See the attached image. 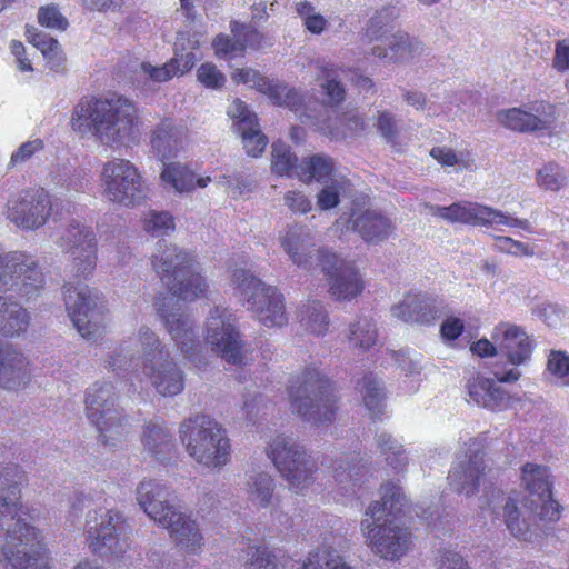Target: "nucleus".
<instances>
[{"instance_id":"nucleus-1","label":"nucleus","mask_w":569,"mask_h":569,"mask_svg":"<svg viewBox=\"0 0 569 569\" xmlns=\"http://www.w3.org/2000/svg\"><path fill=\"white\" fill-rule=\"evenodd\" d=\"M24 472L14 463L0 465V532L7 569H47L39 532L27 521L20 486Z\"/></svg>"},{"instance_id":"nucleus-2","label":"nucleus","mask_w":569,"mask_h":569,"mask_svg":"<svg viewBox=\"0 0 569 569\" xmlns=\"http://www.w3.org/2000/svg\"><path fill=\"white\" fill-rule=\"evenodd\" d=\"M44 287V273L33 256L0 248V291L8 293L0 311L1 335L16 337L28 330L30 312L12 298L30 302L42 295Z\"/></svg>"},{"instance_id":"nucleus-3","label":"nucleus","mask_w":569,"mask_h":569,"mask_svg":"<svg viewBox=\"0 0 569 569\" xmlns=\"http://www.w3.org/2000/svg\"><path fill=\"white\" fill-rule=\"evenodd\" d=\"M380 501L372 502L361 521L371 551L386 560H398L409 549L411 533L398 523L406 497L402 488L393 482L380 487Z\"/></svg>"},{"instance_id":"nucleus-4","label":"nucleus","mask_w":569,"mask_h":569,"mask_svg":"<svg viewBox=\"0 0 569 569\" xmlns=\"http://www.w3.org/2000/svg\"><path fill=\"white\" fill-rule=\"evenodd\" d=\"M136 119V107L121 96L86 97L73 109L72 128L82 134L96 136L104 144H122L132 138Z\"/></svg>"},{"instance_id":"nucleus-5","label":"nucleus","mask_w":569,"mask_h":569,"mask_svg":"<svg viewBox=\"0 0 569 569\" xmlns=\"http://www.w3.org/2000/svg\"><path fill=\"white\" fill-rule=\"evenodd\" d=\"M151 264L172 296L193 300L207 290L198 266L189 253L166 240L157 242Z\"/></svg>"},{"instance_id":"nucleus-6","label":"nucleus","mask_w":569,"mask_h":569,"mask_svg":"<svg viewBox=\"0 0 569 569\" xmlns=\"http://www.w3.org/2000/svg\"><path fill=\"white\" fill-rule=\"evenodd\" d=\"M181 442L198 463L208 468L224 466L230 456V443L226 430L213 418L196 415L181 422Z\"/></svg>"},{"instance_id":"nucleus-7","label":"nucleus","mask_w":569,"mask_h":569,"mask_svg":"<svg viewBox=\"0 0 569 569\" xmlns=\"http://www.w3.org/2000/svg\"><path fill=\"white\" fill-rule=\"evenodd\" d=\"M118 392L111 382H96L86 395V415L98 431L99 441L107 447H118L129 432L127 415L118 406Z\"/></svg>"},{"instance_id":"nucleus-8","label":"nucleus","mask_w":569,"mask_h":569,"mask_svg":"<svg viewBox=\"0 0 569 569\" xmlns=\"http://www.w3.org/2000/svg\"><path fill=\"white\" fill-rule=\"evenodd\" d=\"M293 411L313 425H329L336 417V401L330 381L316 368H307L289 388Z\"/></svg>"},{"instance_id":"nucleus-9","label":"nucleus","mask_w":569,"mask_h":569,"mask_svg":"<svg viewBox=\"0 0 569 569\" xmlns=\"http://www.w3.org/2000/svg\"><path fill=\"white\" fill-rule=\"evenodd\" d=\"M266 453L290 488L298 492L315 481L316 459L295 437L279 433L270 439Z\"/></svg>"},{"instance_id":"nucleus-10","label":"nucleus","mask_w":569,"mask_h":569,"mask_svg":"<svg viewBox=\"0 0 569 569\" xmlns=\"http://www.w3.org/2000/svg\"><path fill=\"white\" fill-rule=\"evenodd\" d=\"M232 283L243 306L266 327H282L288 318L283 296L276 287L268 286L249 270L237 269Z\"/></svg>"},{"instance_id":"nucleus-11","label":"nucleus","mask_w":569,"mask_h":569,"mask_svg":"<svg viewBox=\"0 0 569 569\" xmlns=\"http://www.w3.org/2000/svg\"><path fill=\"white\" fill-rule=\"evenodd\" d=\"M84 532L90 550L100 557L122 556L129 547L123 515L113 509L89 511Z\"/></svg>"},{"instance_id":"nucleus-12","label":"nucleus","mask_w":569,"mask_h":569,"mask_svg":"<svg viewBox=\"0 0 569 569\" xmlns=\"http://www.w3.org/2000/svg\"><path fill=\"white\" fill-rule=\"evenodd\" d=\"M64 289L66 307L74 327L83 338L94 339L104 327L103 297L84 283H68Z\"/></svg>"},{"instance_id":"nucleus-13","label":"nucleus","mask_w":569,"mask_h":569,"mask_svg":"<svg viewBox=\"0 0 569 569\" xmlns=\"http://www.w3.org/2000/svg\"><path fill=\"white\" fill-rule=\"evenodd\" d=\"M101 179L104 196L121 206H134L146 198L144 181L129 160L112 159L103 164Z\"/></svg>"},{"instance_id":"nucleus-14","label":"nucleus","mask_w":569,"mask_h":569,"mask_svg":"<svg viewBox=\"0 0 569 569\" xmlns=\"http://www.w3.org/2000/svg\"><path fill=\"white\" fill-rule=\"evenodd\" d=\"M158 313L163 321L171 338L176 341L184 357L201 369L207 360L194 330V321L173 297H168L158 306Z\"/></svg>"},{"instance_id":"nucleus-15","label":"nucleus","mask_w":569,"mask_h":569,"mask_svg":"<svg viewBox=\"0 0 569 569\" xmlns=\"http://www.w3.org/2000/svg\"><path fill=\"white\" fill-rule=\"evenodd\" d=\"M431 216L439 217L449 222L472 223L480 226L503 224L510 228H519L529 233L532 232L527 219H518L491 207L472 202H456L448 207L438 204H425Z\"/></svg>"},{"instance_id":"nucleus-16","label":"nucleus","mask_w":569,"mask_h":569,"mask_svg":"<svg viewBox=\"0 0 569 569\" xmlns=\"http://www.w3.org/2000/svg\"><path fill=\"white\" fill-rule=\"evenodd\" d=\"M281 247L293 264L306 270L320 268L329 272L337 263V256L316 247L315 234L310 228L301 224L290 226L280 238Z\"/></svg>"},{"instance_id":"nucleus-17","label":"nucleus","mask_w":569,"mask_h":569,"mask_svg":"<svg viewBox=\"0 0 569 569\" xmlns=\"http://www.w3.org/2000/svg\"><path fill=\"white\" fill-rule=\"evenodd\" d=\"M72 260L76 277L88 278L97 267L98 241L91 227L71 221L57 240Z\"/></svg>"},{"instance_id":"nucleus-18","label":"nucleus","mask_w":569,"mask_h":569,"mask_svg":"<svg viewBox=\"0 0 569 569\" xmlns=\"http://www.w3.org/2000/svg\"><path fill=\"white\" fill-rule=\"evenodd\" d=\"M50 194L42 188L22 190L11 194L4 208L6 218L23 230L44 226L51 216Z\"/></svg>"},{"instance_id":"nucleus-19","label":"nucleus","mask_w":569,"mask_h":569,"mask_svg":"<svg viewBox=\"0 0 569 569\" xmlns=\"http://www.w3.org/2000/svg\"><path fill=\"white\" fill-rule=\"evenodd\" d=\"M206 341L227 362L233 365L242 362V341L236 329L233 315L227 308L214 307L210 311Z\"/></svg>"},{"instance_id":"nucleus-20","label":"nucleus","mask_w":569,"mask_h":569,"mask_svg":"<svg viewBox=\"0 0 569 569\" xmlns=\"http://www.w3.org/2000/svg\"><path fill=\"white\" fill-rule=\"evenodd\" d=\"M532 112L520 108L497 111L496 119L505 128L517 132H537L548 130L553 123L555 108L543 102L536 103Z\"/></svg>"},{"instance_id":"nucleus-21","label":"nucleus","mask_w":569,"mask_h":569,"mask_svg":"<svg viewBox=\"0 0 569 569\" xmlns=\"http://www.w3.org/2000/svg\"><path fill=\"white\" fill-rule=\"evenodd\" d=\"M136 496L140 508L157 523L167 521L166 517L177 508L170 489L153 479L140 481Z\"/></svg>"},{"instance_id":"nucleus-22","label":"nucleus","mask_w":569,"mask_h":569,"mask_svg":"<svg viewBox=\"0 0 569 569\" xmlns=\"http://www.w3.org/2000/svg\"><path fill=\"white\" fill-rule=\"evenodd\" d=\"M485 469L483 452L470 450L467 458L449 471V485L456 492L470 497L478 491Z\"/></svg>"},{"instance_id":"nucleus-23","label":"nucleus","mask_w":569,"mask_h":569,"mask_svg":"<svg viewBox=\"0 0 569 569\" xmlns=\"http://www.w3.org/2000/svg\"><path fill=\"white\" fill-rule=\"evenodd\" d=\"M228 113L236 119L233 126L242 138L247 153L250 157H259L266 149L268 139L260 130L256 113L241 101H234Z\"/></svg>"},{"instance_id":"nucleus-24","label":"nucleus","mask_w":569,"mask_h":569,"mask_svg":"<svg viewBox=\"0 0 569 569\" xmlns=\"http://www.w3.org/2000/svg\"><path fill=\"white\" fill-rule=\"evenodd\" d=\"M391 312L405 322L432 325L442 315V302L427 295H408Z\"/></svg>"},{"instance_id":"nucleus-25","label":"nucleus","mask_w":569,"mask_h":569,"mask_svg":"<svg viewBox=\"0 0 569 569\" xmlns=\"http://www.w3.org/2000/svg\"><path fill=\"white\" fill-rule=\"evenodd\" d=\"M29 362L11 346L0 345V387L6 390L26 388L30 381Z\"/></svg>"},{"instance_id":"nucleus-26","label":"nucleus","mask_w":569,"mask_h":569,"mask_svg":"<svg viewBox=\"0 0 569 569\" xmlns=\"http://www.w3.org/2000/svg\"><path fill=\"white\" fill-rule=\"evenodd\" d=\"M166 520L159 525L169 530L170 537L179 547L190 552L201 547L203 537L197 521L190 515L177 507L166 517Z\"/></svg>"},{"instance_id":"nucleus-27","label":"nucleus","mask_w":569,"mask_h":569,"mask_svg":"<svg viewBox=\"0 0 569 569\" xmlns=\"http://www.w3.org/2000/svg\"><path fill=\"white\" fill-rule=\"evenodd\" d=\"M350 222L352 230L369 244L387 240L395 229L388 217L371 209L353 212Z\"/></svg>"},{"instance_id":"nucleus-28","label":"nucleus","mask_w":569,"mask_h":569,"mask_svg":"<svg viewBox=\"0 0 569 569\" xmlns=\"http://www.w3.org/2000/svg\"><path fill=\"white\" fill-rule=\"evenodd\" d=\"M328 276L329 290L338 300H350L363 289L362 281L353 264L337 258V263L330 268Z\"/></svg>"},{"instance_id":"nucleus-29","label":"nucleus","mask_w":569,"mask_h":569,"mask_svg":"<svg viewBox=\"0 0 569 569\" xmlns=\"http://www.w3.org/2000/svg\"><path fill=\"white\" fill-rule=\"evenodd\" d=\"M143 375L150 380L157 392L163 397L177 396L184 389V373L171 357L154 365L153 369L144 370Z\"/></svg>"},{"instance_id":"nucleus-30","label":"nucleus","mask_w":569,"mask_h":569,"mask_svg":"<svg viewBox=\"0 0 569 569\" xmlns=\"http://www.w3.org/2000/svg\"><path fill=\"white\" fill-rule=\"evenodd\" d=\"M130 341H134V349L137 350L138 359L141 362L142 371L153 369L154 365H158L171 357L169 349L147 326H141L138 329L137 337L130 338Z\"/></svg>"},{"instance_id":"nucleus-31","label":"nucleus","mask_w":569,"mask_h":569,"mask_svg":"<svg viewBox=\"0 0 569 569\" xmlns=\"http://www.w3.org/2000/svg\"><path fill=\"white\" fill-rule=\"evenodd\" d=\"M501 337L499 349L513 366L525 363L531 356L532 346L525 330L516 325H503L499 328Z\"/></svg>"},{"instance_id":"nucleus-32","label":"nucleus","mask_w":569,"mask_h":569,"mask_svg":"<svg viewBox=\"0 0 569 569\" xmlns=\"http://www.w3.org/2000/svg\"><path fill=\"white\" fill-rule=\"evenodd\" d=\"M187 129L171 119L162 120L153 130L151 146L162 160L173 157L182 147Z\"/></svg>"},{"instance_id":"nucleus-33","label":"nucleus","mask_w":569,"mask_h":569,"mask_svg":"<svg viewBox=\"0 0 569 569\" xmlns=\"http://www.w3.org/2000/svg\"><path fill=\"white\" fill-rule=\"evenodd\" d=\"M423 52V46L417 39L408 33L398 32L392 36L389 42V49L376 46L371 49V54L388 62H406Z\"/></svg>"},{"instance_id":"nucleus-34","label":"nucleus","mask_w":569,"mask_h":569,"mask_svg":"<svg viewBox=\"0 0 569 569\" xmlns=\"http://www.w3.org/2000/svg\"><path fill=\"white\" fill-rule=\"evenodd\" d=\"M491 503L493 518L501 519L513 537L527 540L529 526L527 520L520 517L516 500L509 496L498 495Z\"/></svg>"},{"instance_id":"nucleus-35","label":"nucleus","mask_w":569,"mask_h":569,"mask_svg":"<svg viewBox=\"0 0 569 569\" xmlns=\"http://www.w3.org/2000/svg\"><path fill=\"white\" fill-rule=\"evenodd\" d=\"M469 397L478 406L491 411H501L508 406L506 391L493 380L478 378L469 383Z\"/></svg>"},{"instance_id":"nucleus-36","label":"nucleus","mask_w":569,"mask_h":569,"mask_svg":"<svg viewBox=\"0 0 569 569\" xmlns=\"http://www.w3.org/2000/svg\"><path fill=\"white\" fill-rule=\"evenodd\" d=\"M141 441L144 449L157 460H167L172 450L174 442L169 430L158 422H149L146 425Z\"/></svg>"},{"instance_id":"nucleus-37","label":"nucleus","mask_w":569,"mask_h":569,"mask_svg":"<svg viewBox=\"0 0 569 569\" xmlns=\"http://www.w3.org/2000/svg\"><path fill=\"white\" fill-rule=\"evenodd\" d=\"M365 465L359 455H345L333 465V478L345 495L353 492Z\"/></svg>"},{"instance_id":"nucleus-38","label":"nucleus","mask_w":569,"mask_h":569,"mask_svg":"<svg viewBox=\"0 0 569 569\" xmlns=\"http://www.w3.org/2000/svg\"><path fill=\"white\" fill-rule=\"evenodd\" d=\"M333 170V160L325 154H313L302 159L297 168V178L302 182L312 180L327 183Z\"/></svg>"},{"instance_id":"nucleus-39","label":"nucleus","mask_w":569,"mask_h":569,"mask_svg":"<svg viewBox=\"0 0 569 569\" xmlns=\"http://www.w3.org/2000/svg\"><path fill=\"white\" fill-rule=\"evenodd\" d=\"M377 448L385 457L386 463L392 468L397 473L405 472L409 458L406 453L403 445L386 431L376 435Z\"/></svg>"},{"instance_id":"nucleus-40","label":"nucleus","mask_w":569,"mask_h":569,"mask_svg":"<svg viewBox=\"0 0 569 569\" xmlns=\"http://www.w3.org/2000/svg\"><path fill=\"white\" fill-rule=\"evenodd\" d=\"M522 483L530 495L549 497L551 495L550 471L547 467L526 463L522 467Z\"/></svg>"},{"instance_id":"nucleus-41","label":"nucleus","mask_w":569,"mask_h":569,"mask_svg":"<svg viewBox=\"0 0 569 569\" xmlns=\"http://www.w3.org/2000/svg\"><path fill=\"white\" fill-rule=\"evenodd\" d=\"M274 490L272 477L264 471L248 473L247 492L249 499L257 506L267 508L271 503Z\"/></svg>"},{"instance_id":"nucleus-42","label":"nucleus","mask_w":569,"mask_h":569,"mask_svg":"<svg viewBox=\"0 0 569 569\" xmlns=\"http://www.w3.org/2000/svg\"><path fill=\"white\" fill-rule=\"evenodd\" d=\"M357 389L361 392L366 408L372 417H377L383 410L385 388L382 381L372 373L366 375L357 383Z\"/></svg>"},{"instance_id":"nucleus-43","label":"nucleus","mask_w":569,"mask_h":569,"mask_svg":"<svg viewBox=\"0 0 569 569\" xmlns=\"http://www.w3.org/2000/svg\"><path fill=\"white\" fill-rule=\"evenodd\" d=\"M301 326L309 332L320 336L328 330L329 319L320 301H309L299 311Z\"/></svg>"},{"instance_id":"nucleus-44","label":"nucleus","mask_w":569,"mask_h":569,"mask_svg":"<svg viewBox=\"0 0 569 569\" xmlns=\"http://www.w3.org/2000/svg\"><path fill=\"white\" fill-rule=\"evenodd\" d=\"M348 339L352 348L361 350L369 349L377 341V329L373 320L369 317H359L356 322L349 326Z\"/></svg>"},{"instance_id":"nucleus-45","label":"nucleus","mask_w":569,"mask_h":569,"mask_svg":"<svg viewBox=\"0 0 569 569\" xmlns=\"http://www.w3.org/2000/svg\"><path fill=\"white\" fill-rule=\"evenodd\" d=\"M363 129V119L357 111H349L336 117L332 122L329 117L326 122L327 133L333 139L353 136Z\"/></svg>"},{"instance_id":"nucleus-46","label":"nucleus","mask_w":569,"mask_h":569,"mask_svg":"<svg viewBox=\"0 0 569 569\" xmlns=\"http://www.w3.org/2000/svg\"><path fill=\"white\" fill-rule=\"evenodd\" d=\"M137 350L134 349V341L123 340L113 350L107 360V367L117 375L124 373L138 366Z\"/></svg>"},{"instance_id":"nucleus-47","label":"nucleus","mask_w":569,"mask_h":569,"mask_svg":"<svg viewBox=\"0 0 569 569\" xmlns=\"http://www.w3.org/2000/svg\"><path fill=\"white\" fill-rule=\"evenodd\" d=\"M161 178L166 184L180 193L189 192L194 188V173L179 162L164 164Z\"/></svg>"},{"instance_id":"nucleus-48","label":"nucleus","mask_w":569,"mask_h":569,"mask_svg":"<svg viewBox=\"0 0 569 569\" xmlns=\"http://www.w3.org/2000/svg\"><path fill=\"white\" fill-rule=\"evenodd\" d=\"M298 158L290 148L278 141L272 143V171L278 176L297 177Z\"/></svg>"},{"instance_id":"nucleus-49","label":"nucleus","mask_w":569,"mask_h":569,"mask_svg":"<svg viewBox=\"0 0 569 569\" xmlns=\"http://www.w3.org/2000/svg\"><path fill=\"white\" fill-rule=\"evenodd\" d=\"M398 14L399 9L395 6H387L378 10L376 14L369 19L363 38L369 42L379 40L385 34L386 28Z\"/></svg>"},{"instance_id":"nucleus-50","label":"nucleus","mask_w":569,"mask_h":569,"mask_svg":"<svg viewBox=\"0 0 569 569\" xmlns=\"http://www.w3.org/2000/svg\"><path fill=\"white\" fill-rule=\"evenodd\" d=\"M301 569H351L340 553L335 549L321 548L310 555Z\"/></svg>"},{"instance_id":"nucleus-51","label":"nucleus","mask_w":569,"mask_h":569,"mask_svg":"<svg viewBox=\"0 0 569 569\" xmlns=\"http://www.w3.org/2000/svg\"><path fill=\"white\" fill-rule=\"evenodd\" d=\"M269 98L278 106H284L291 110H298L302 106L300 93L279 81L271 80L270 89L267 91Z\"/></svg>"},{"instance_id":"nucleus-52","label":"nucleus","mask_w":569,"mask_h":569,"mask_svg":"<svg viewBox=\"0 0 569 569\" xmlns=\"http://www.w3.org/2000/svg\"><path fill=\"white\" fill-rule=\"evenodd\" d=\"M219 184L226 188V191L232 198H238L244 193L251 192L254 188V180L244 172H237L234 174H223L220 177Z\"/></svg>"},{"instance_id":"nucleus-53","label":"nucleus","mask_w":569,"mask_h":569,"mask_svg":"<svg viewBox=\"0 0 569 569\" xmlns=\"http://www.w3.org/2000/svg\"><path fill=\"white\" fill-rule=\"evenodd\" d=\"M537 182L546 190L558 191L566 184L567 178L558 164L548 163L538 171Z\"/></svg>"},{"instance_id":"nucleus-54","label":"nucleus","mask_w":569,"mask_h":569,"mask_svg":"<svg viewBox=\"0 0 569 569\" xmlns=\"http://www.w3.org/2000/svg\"><path fill=\"white\" fill-rule=\"evenodd\" d=\"M144 229L152 237H162L174 229L171 214L168 212L150 211L144 219Z\"/></svg>"},{"instance_id":"nucleus-55","label":"nucleus","mask_w":569,"mask_h":569,"mask_svg":"<svg viewBox=\"0 0 569 569\" xmlns=\"http://www.w3.org/2000/svg\"><path fill=\"white\" fill-rule=\"evenodd\" d=\"M323 81L321 88L327 97V103L335 106L345 100V88L336 78L333 70L323 69Z\"/></svg>"},{"instance_id":"nucleus-56","label":"nucleus","mask_w":569,"mask_h":569,"mask_svg":"<svg viewBox=\"0 0 569 569\" xmlns=\"http://www.w3.org/2000/svg\"><path fill=\"white\" fill-rule=\"evenodd\" d=\"M244 565L247 569H278L276 557L260 547L248 548Z\"/></svg>"},{"instance_id":"nucleus-57","label":"nucleus","mask_w":569,"mask_h":569,"mask_svg":"<svg viewBox=\"0 0 569 569\" xmlns=\"http://www.w3.org/2000/svg\"><path fill=\"white\" fill-rule=\"evenodd\" d=\"M38 21L42 27L59 31H64L69 26L67 18L53 4L39 9Z\"/></svg>"},{"instance_id":"nucleus-58","label":"nucleus","mask_w":569,"mask_h":569,"mask_svg":"<svg viewBox=\"0 0 569 569\" xmlns=\"http://www.w3.org/2000/svg\"><path fill=\"white\" fill-rule=\"evenodd\" d=\"M177 61L178 58H172L170 61H168L161 67L152 66L149 62H142L140 64V69L144 76H147L154 82H163L177 76V69H174V64Z\"/></svg>"},{"instance_id":"nucleus-59","label":"nucleus","mask_w":569,"mask_h":569,"mask_svg":"<svg viewBox=\"0 0 569 569\" xmlns=\"http://www.w3.org/2000/svg\"><path fill=\"white\" fill-rule=\"evenodd\" d=\"M232 79L237 82L250 84L262 93L270 89L271 80L261 76L253 69H239L232 73Z\"/></svg>"},{"instance_id":"nucleus-60","label":"nucleus","mask_w":569,"mask_h":569,"mask_svg":"<svg viewBox=\"0 0 569 569\" xmlns=\"http://www.w3.org/2000/svg\"><path fill=\"white\" fill-rule=\"evenodd\" d=\"M44 148L41 139H34L23 142L10 158L9 167L14 168L28 162L36 153L42 151Z\"/></svg>"},{"instance_id":"nucleus-61","label":"nucleus","mask_w":569,"mask_h":569,"mask_svg":"<svg viewBox=\"0 0 569 569\" xmlns=\"http://www.w3.org/2000/svg\"><path fill=\"white\" fill-rule=\"evenodd\" d=\"M27 38L33 47L41 51L43 57L53 50L59 49L60 47L58 40L53 39L48 33L38 30L37 28H27Z\"/></svg>"},{"instance_id":"nucleus-62","label":"nucleus","mask_w":569,"mask_h":569,"mask_svg":"<svg viewBox=\"0 0 569 569\" xmlns=\"http://www.w3.org/2000/svg\"><path fill=\"white\" fill-rule=\"evenodd\" d=\"M198 80L206 86L207 88L211 89H219L221 88L226 78L222 72H220L217 67L212 63H203L200 66V68L197 71Z\"/></svg>"},{"instance_id":"nucleus-63","label":"nucleus","mask_w":569,"mask_h":569,"mask_svg":"<svg viewBox=\"0 0 569 569\" xmlns=\"http://www.w3.org/2000/svg\"><path fill=\"white\" fill-rule=\"evenodd\" d=\"M216 54L220 58H227L230 54H237L244 51V43L240 38H230L229 36L220 34L213 41Z\"/></svg>"},{"instance_id":"nucleus-64","label":"nucleus","mask_w":569,"mask_h":569,"mask_svg":"<svg viewBox=\"0 0 569 569\" xmlns=\"http://www.w3.org/2000/svg\"><path fill=\"white\" fill-rule=\"evenodd\" d=\"M495 247L500 252L509 253L512 256H533V250L528 244L515 240L510 237H497L495 239Z\"/></svg>"}]
</instances>
